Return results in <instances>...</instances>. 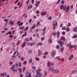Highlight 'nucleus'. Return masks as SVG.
<instances>
[{
  "instance_id": "nucleus-1",
  "label": "nucleus",
  "mask_w": 77,
  "mask_h": 77,
  "mask_svg": "<svg viewBox=\"0 0 77 77\" xmlns=\"http://www.w3.org/2000/svg\"><path fill=\"white\" fill-rule=\"evenodd\" d=\"M60 9H63V11H65L66 10V12L69 11L70 9V7L69 6H66L63 5H61L60 7Z\"/></svg>"
},
{
  "instance_id": "nucleus-2",
  "label": "nucleus",
  "mask_w": 77,
  "mask_h": 77,
  "mask_svg": "<svg viewBox=\"0 0 77 77\" xmlns=\"http://www.w3.org/2000/svg\"><path fill=\"white\" fill-rule=\"evenodd\" d=\"M36 75L35 76V77H41L42 75V73H39L38 71V70H36Z\"/></svg>"
},
{
  "instance_id": "nucleus-3",
  "label": "nucleus",
  "mask_w": 77,
  "mask_h": 77,
  "mask_svg": "<svg viewBox=\"0 0 77 77\" xmlns=\"http://www.w3.org/2000/svg\"><path fill=\"white\" fill-rule=\"evenodd\" d=\"M46 27H45L43 29L42 31L44 32L42 34V35L43 36V35H44V34L45 33V31H46Z\"/></svg>"
},
{
  "instance_id": "nucleus-4",
  "label": "nucleus",
  "mask_w": 77,
  "mask_h": 77,
  "mask_svg": "<svg viewBox=\"0 0 77 77\" xmlns=\"http://www.w3.org/2000/svg\"><path fill=\"white\" fill-rule=\"evenodd\" d=\"M47 14V12H44L41 13V14L42 16L44 15H46Z\"/></svg>"
},
{
  "instance_id": "nucleus-5",
  "label": "nucleus",
  "mask_w": 77,
  "mask_h": 77,
  "mask_svg": "<svg viewBox=\"0 0 77 77\" xmlns=\"http://www.w3.org/2000/svg\"><path fill=\"white\" fill-rule=\"evenodd\" d=\"M73 57H74V56L72 54L70 55V58H69V60H71L73 58Z\"/></svg>"
},
{
  "instance_id": "nucleus-6",
  "label": "nucleus",
  "mask_w": 77,
  "mask_h": 77,
  "mask_svg": "<svg viewBox=\"0 0 77 77\" xmlns=\"http://www.w3.org/2000/svg\"><path fill=\"white\" fill-rule=\"evenodd\" d=\"M17 54V56H18V55H19V52H18V51H15L14 53L13 54V55H15Z\"/></svg>"
},
{
  "instance_id": "nucleus-7",
  "label": "nucleus",
  "mask_w": 77,
  "mask_h": 77,
  "mask_svg": "<svg viewBox=\"0 0 77 77\" xmlns=\"http://www.w3.org/2000/svg\"><path fill=\"white\" fill-rule=\"evenodd\" d=\"M42 45V43L41 42H38L36 44V46H37V47H38V45H39V46H41Z\"/></svg>"
},
{
  "instance_id": "nucleus-8",
  "label": "nucleus",
  "mask_w": 77,
  "mask_h": 77,
  "mask_svg": "<svg viewBox=\"0 0 77 77\" xmlns=\"http://www.w3.org/2000/svg\"><path fill=\"white\" fill-rule=\"evenodd\" d=\"M54 24L53 25V26H57V22L56 21H54L53 22Z\"/></svg>"
},
{
  "instance_id": "nucleus-9",
  "label": "nucleus",
  "mask_w": 77,
  "mask_h": 77,
  "mask_svg": "<svg viewBox=\"0 0 77 77\" xmlns=\"http://www.w3.org/2000/svg\"><path fill=\"white\" fill-rule=\"evenodd\" d=\"M49 71H52V72H54V69L51 67L49 68Z\"/></svg>"
},
{
  "instance_id": "nucleus-10",
  "label": "nucleus",
  "mask_w": 77,
  "mask_h": 77,
  "mask_svg": "<svg viewBox=\"0 0 77 77\" xmlns=\"http://www.w3.org/2000/svg\"><path fill=\"white\" fill-rule=\"evenodd\" d=\"M26 42H25L23 43L21 45V47L22 48H24V47H25V45H26Z\"/></svg>"
},
{
  "instance_id": "nucleus-11",
  "label": "nucleus",
  "mask_w": 77,
  "mask_h": 77,
  "mask_svg": "<svg viewBox=\"0 0 77 77\" xmlns=\"http://www.w3.org/2000/svg\"><path fill=\"white\" fill-rule=\"evenodd\" d=\"M73 32H77V27H75L73 29Z\"/></svg>"
},
{
  "instance_id": "nucleus-12",
  "label": "nucleus",
  "mask_w": 77,
  "mask_h": 77,
  "mask_svg": "<svg viewBox=\"0 0 77 77\" xmlns=\"http://www.w3.org/2000/svg\"><path fill=\"white\" fill-rule=\"evenodd\" d=\"M40 4V2L38 1V2H36L35 4V6H38V5Z\"/></svg>"
},
{
  "instance_id": "nucleus-13",
  "label": "nucleus",
  "mask_w": 77,
  "mask_h": 77,
  "mask_svg": "<svg viewBox=\"0 0 77 77\" xmlns=\"http://www.w3.org/2000/svg\"><path fill=\"white\" fill-rule=\"evenodd\" d=\"M55 53H56V52L54 51L52 52V53H51V54L52 56H53V57L54 56Z\"/></svg>"
},
{
  "instance_id": "nucleus-14",
  "label": "nucleus",
  "mask_w": 77,
  "mask_h": 77,
  "mask_svg": "<svg viewBox=\"0 0 77 77\" xmlns=\"http://www.w3.org/2000/svg\"><path fill=\"white\" fill-rule=\"evenodd\" d=\"M18 71H20V73H21V72H22V69L21 68H18Z\"/></svg>"
},
{
  "instance_id": "nucleus-15",
  "label": "nucleus",
  "mask_w": 77,
  "mask_h": 77,
  "mask_svg": "<svg viewBox=\"0 0 77 77\" xmlns=\"http://www.w3.org/2000/svg\"><path fill=\"white\" fill-rule=\"evenodd\" d=\"M12 21V20H11L9 21V24H11V26H12V25H13V24H14V21H13V22Z\"/></svg>"
},
{
  "instance_id": "nucleus-16",
  "label": "nucleus",
  "mask_w": 77,
  "mask_h": 77,
  "mask_svg": "<svg viewBox=\"0 0 77 77\" xmlns=\"http://www.w3.org/2000/svg\"><path fill=\"white\" fill-rule=\"evenodd\" d=\"M35 44V42H31L30 43V46H32Z\"/></svg>"
},
{
  "instance_id": "nucleus-17",
  "label": "nucleus",
  "mask_w": 77,
  "mask_h": 77,
  "mask_svg": "<svg viewBox=\"0 0 77 77\" xmlns=\"http://www.w3.org/2000/svg\"><path fill=\"white\" fill-rule=\"evenodd\" d=\"M60 39L63 40V41H65V38L64 37H61Z\"/></svg>"
},
{
  "instance_id": "nucleus-18",
  "label": "nucleus",
  "mask_w": 77,
  "mask_h": 77,
  "mask_svg": "<svg viewBox=\"0 0 77 77\" xmlns=\"http://www.w3.org/2000/svg\"><path fill=\"white\" fill-rule=\"evenodd\" d=\"M38 55L39 56L41 55V50H38Z\"/></svg>"
},
{
  "instance_id": "nucleus-19",
  "label": "nucleus",
  "mask_w": 77,
  "mask_h": 77,
  "mask_svg": "<svg viewBox=\"0 0 77 77\" xmlns=\"http://www.w3.org/2000/svg\"><path fill=\"white\" fill-rule=\"evenodd\" d=\"M32 8V5H31L28 6V10H29V9H30L31 8Z\"/></svg>"
},
{
  "instance_id": "nucleus-20",
  "label": "nucleus",
  "mask_w": 77,
  "mask_h": 77,
  "mask_svg": "<svg viewBox=\"0 0 77 77\" xmlns=\"http://www.w3.org/2000/svg\"><path fill=\"white\" fill-rule=\"evenodd\" d=\"M66 32H69V31H70V29H69V28L67 27L66 29Z\"/></svg>"
},
{
  "instance_id": "nucleus-21",
  "label": "nucleus",
  "mask_w": 77,
  "mask_h": 77,
  "mask_svg": "<svg viewBox=\"0 0 77 77\" xmlns=\"http://www.w3.org/2000/svg\"><path fill=\"white\" fill-rule=\"evenodd\" d=\"M15 65H13L11 67V70L14 69L15 68Z\"/></svg>"
},
{
  "instance_id": "nucleus-22",
  "label": "nucleus",
  "mask_w": 77,
  "mask_h": 77,
  "mask_svg": "<svg viewBox=\"0 0 77 77\" xmlns=\"http://www.w3.org/2000/svg\"><path fill=\"white\" fill-rule=\"evenodd\" d=\"M31 76V74H30V73H29L28 74V75H26L25 76V77H30Z\"/></svg>"
},
{
  "instance_id": "nucleus-23",
  "label": "nucleus",
  "mask_w": 77,
  "mask_h": 77,
  "mask_svg": "<svg viewBox=\"0 0 77 77\" xmlns=\"http://www.w3.org/2000/svg\"><path fill=\"white\" fill-rule=\"evenodd\" d=\"M59 44L60 45V47H62L63 46V45L64 43L63 42L61 43H60Z\"/></svg>"
},
{
  "instance_id": "nucleus-24",
  "label": "nucleus",
  "mask_w": 77,
  "mask_h": 77,
  "mask_svg": "<svg viewBox=\"0 0 77 77\" xmlns=\"http://www.w3.org/2000/svg\"><path fill=\"white\" fill-rule=\"evenodd\" d=\"M64 49V48L63 47H62L60 48V49L61 50V52H62L63 51V50Z\"/></svg>"
},
{
  "instance_id": "nucleus-25",
  "label": "nucleus",
  "mask_w": 77,
  "mask_h": 77,
  "mask_svg": "<svg viewBox=\"0 0 77 77\" xmlns=\"http://www.w3.org/2000/svg\"><path fill=\"white\" fill-rule=\"evenodd\" d=\"M77 70H75L72 72V74H74V73H75V72H77Z\"/></svg>"
},
{
  "instance_id": "nucleus-26",
  "label": "nucleus",
  "mask_w": 77,
  "mask_h": 77,
  "mask_svg": "<svg viewBox=\"0 0 77 77\" xmlns=\"http://www.w3.org/2000/svg\"><path fill=\"white\" fill-rule=\"evenodd\" d=\"M9 35H11V34H12V33H11V31H9V32H8V33H7L6 34V35H9Z\"/></svg>"
},
{
  "instance_id": "nucleus-27",
  "label": "nucleus",
  "mask_w": 77,
  "mask_h": 77,
  "mask_svg": "<svg viewBox=\"0 0 77 77\" xmlns=\"http://www.w3.org/2000/svg\"><path fill=\"white\" fill-rule=\"evenodd\" d=\"M48 42L49 43H52L53 42L52 40L51 39H49Z\"/></svg>"
},
{
  "instance_id": "nucleus-28",
  "label": "nucleus",
  "mask_w": 77,
  "mask_h": 77,
  "mask_svg": "<svg viewBox=\"0 0 77 77\" xmlns=\"http://www.w3.org/2000/svg\"><path fill=\"white\" fill-rule=\"evenodd\" d=\"M47 66L48 67H49V66H50V62L49 61L48 62V63L47 64Z\"/></svg>"
},
{
  "instance_id": "nucleus-29",
  "label": "nucleus",
  "mask_w": 77,
  "mask_h": 77,
  "mask_svg": "<svg viewBox=\"0 0 77 77\" xmlns=\"http://www.w3.org/2000/svg\"><path fill=\"white\" fill-rule=\"evenodd\" d=\"M44 75L45 76H47V72L45 71L44 73Z\"/></svg>"
},
{
  "instance_id": "nucleus-30",
  "label": "nucleus",
  "mask_w": 77,
  "mask_h": 77,
  "mask_svg": "<svg viewBox=\"0 0 77 77\" xmlns=\"http://www.w3.org/2000/svg\"><path fill=\"white\" fill-rule=\"evenodd\" d=\"M23 24V22H21L20 23V24H19L18 26L20 27V26H22Z\"/></svg>"
},
{
  "instance_id": "nucleus-31",
  "label": "nucleus",
  "mask_w": 77,
  "mask_h": 77,
  "mask_svg": "<svg viewBox=\"0 0 77 77\" xmlns=\"http://www.w3.org/2000/svg\"><path fill=\"white\" fill-rule=\"evenodd\" d=\"M25 41H27V42L29 41V38H25Z\"/></svg>"
},
{
  "instance_id": "nucleus-32",
  "label": "nucleus",
  "mask_w": 77,
  "mask_h": 77,
  "mask_svg": "<svg viewBox=\"0 0 77 77\" xmlns=\"http://www.w3.org/2000/svg\"><path fill=\"white\" fill-rule=\"evenodd\" d=\"M62 42H62V41H61V40H58V44H60L61 43H62Z\"/></svg>"
},
{
  "instance_id": "nucleus-33",
  "label": "nucleus",
  "mask_w": 77,
  "mask_h": 77,
  "mask_svg": "<svg viewBox=\"0 0 77 77\" xmlns=\"http://www.w3.org/2000/svg\"><path fill=\"white\" fill-rule=\"evenodd\" d=\"M19 29H20V30H21V29H24V26H22L20 27H19Z\"/></svg>"
},
{
  "instance_id": "nucleus-34",
  "label": "nucleus",
  "mask_w": 77,
  "mask_h": 77,
  "mask_svg": "<svg viewBox=\"0 0 77 77\" xmlns=\"http://www.w3.org/2000/svg\"><path fill=\"white\" fill-rule=\"evenodd\" d=\"M73 47H74V45H70L69 46L70 48H73Z\"/></svg>"
},
{
  "instance_id": "nucleus-35",
  "label": "nucleus",
  "mask_w": 77,
  "mask_h": 77,
  "mask_svg": "<svg viewBox=\"0 0 77 77\" xmlns=\"http://www.w3.org/2000/svg\"><path fill=\"white\" fill-rule=\"evenodd\" d=\"M32 62V58H30L29 59V63H31Z\"/></svg>"
},
{
  "instance_id": "nucleus-36",
  "label": "nucleus",
  "mask_w": 77,
  "mask_h": 77,
  "mask_svg": "<svg viewBox=\"0 0 77 77\" xmlns=\"http://www.w3.org/2000/svg\"><path fill=\"white\" fill-rule=\"evenodd\" d=\"M62 30H65L66 29V27L65 26H63V27L62 28Z\"/></svg>"
},
{
  "instance_id": "nucleus-37",
  "label": "nucleus",
  "mask_w": 77,
  "mask_h": 77,
  "mask_svg": "<svg viewBox=\"0 0 77 77\" xmlns=\"http://www.w3.org/2000/svg\"><path fill=\"white\" fill-rule=\"evenodd\" d=\"M40 24V22H39V21L36 24V26H39Z\"/></svg>"
},
{
  "instance_id": "nucleus-38",
  "label": "nucleus",
  "mask_w": 77,
  "mask_h": 77,
  "mask_svg": "<svg viewBox=\"0 0 77 77\" xmlns=\"http://www.w3.org/2000/svg\"><path fill=\"white\" fill-rule=\"evenodd\" d=\"M62 35H65V31H63L62 32Z\"/></svg>"
},
{
  "instance_id": "nucleus-39",
  "label": "nucleus",
  "mask_w": 77,
  "mask_h": 77,
  "mask_svg": "<svg viewBox=\"0 0 77 77\" xmlns=\"http://www.w3.org/2000/svg\"><path fill=\"white\" fill-rule=\"evenodd\" d=\"M24 58L23 57H22L21 58V61H23V60H24Z\"/></svg>"
},
{
  "instance_id": "nucleus-40",
  "label": "nucleus",
  "mask_w": 77,
  "mask_h": 77,
  "mask_svg": "<svg viewBox=\"0 0 77 77\" xmlns=\"http://www.w3.org/2000/svg\"><path fill=\"white\" fill-rule=\"evenodd\" d=\"M48 54V52H45L44 54V55H47V54Z\"/></svg>"
},
{
  "instance_id": "nucleus-41",
  "label": "nucleus",
  "mask_w": 77,
  "mask_h": 77,
  "mask_svg": "<svg viewBox=\"0 0 77 77\" xmlns=\"http://www.w3.org/2000/svg\"><path fill=\"white\" fill-rule=\"evenodd\" d=\"M28 28H29V26H27L26 28H25V31H26L27 30H28Z\"/></svg>"
},
{
  "instance_id": "nucleus-42",
  "label": "nucleus",
  "mask_w": 77,
  "mask_h": 77,
  "mask_svg": "<svg viewBox=\"0 0 77 77\" xmlns=\"http://www.w3.org/2000/svg\"><path fill=\"white\" fill-rule=\"evenodd\" d=\"M9 20V19H4V21H5V22H8V21Z\"/></svg>"
},
{
  "instance_id": "nucleus-43",
  "label": "nucleus",
  "mask_w": 77,
  "mask_h": 77,
  "mask_svg": "<svg viewBox=\"0 0 77 77\" xmlns=\"http://www.w3.org/2000/svg\"><path fill=\"white\" fill-rule=\"evenodd\" d=\"M35 59L36 60H37V61H39V58H35Z\"/></svg>"
},
{
  "instance_id": "nucleus-44",
  "label": "nucleus",
  "mask_w": 77,
  "mask_h": 77,
  "mask_svg": "<svg viewBox=\"0 0 77 77\" xmlns=\"http://www.w3.org/2000/svg\"><path fill=\"white\" fill-rule=\"evenodd\" d=\"M32 21V20L31 19H30L29 21V23H31Z\"/></svg>"
},
{
  "instance_id": "nucleus-45",
  "label": "nucleus",
  "mask_w": 77,
  "mask_h": 77,
  "mask_svg": "<svg viewBox=\"0 0 77 77\" xmlns=\"http://www.w3.org/2000/svg\"><path fill=\"white\" fill-rule=\"evenodd\" d=\"M23 71H24L26 70V67H24L23 68Z\"/></svg>"
},
{
  "instance_id": "nucleus-46",
  "label": "nucleus",
  "mask_w": 77,
  "mask_h": 77,
  "mask_svg": "<svg viewBox=\"0 0 77 77\" xmlns=\"http://www.w3.org/2000/svg\"><path fill=\"white\" fill-rule=\"evenodd\" d=\"M27 35V34L25 35V34H23L22 35V36L21 37V38H23L24 36H26Z\"/></svg>"
},
{
  "instance_id": "nucleus-47",
  "label": "nucleus",
  "mask_w": 77,
  "mask_h": 77,
  "mask_svg": "<svg viewBox=\"0 0 77 77\" xmlns=\"http://www.w3.org/2000/svg\"><path fill=\"white\" fill-rule=\"evenodd\" d=\"M32 69L33 70H35V69H36V67H32Z\"/></svg>"
},
{
  "instance_id": "nucleus-48",
  "label": "nucleus",
  "mask_w": 77,
  "mask_h": 77,
  "mask_svg": "<svg viewBox=\"0 0 77 77\" xmlns=\"http://www.w3.org/2000/svg\"><path fill=\"white\" fill-rule=\"evenodd\" d=\"M48 19L49 20H51V16H50L49 17Z\"/></svg>"
},
{
  "instance_id": "nucleus-49",
  "label": "nucleus",
  "mask_w": 77,
  "mask_h": 77,
  "mask_svg": "<svg viewBox=\"0 0 77 77\" xmlns=\"http://www.w3.org/2000/svg\"><path fill=\"white\" fill-rule=\"evenodd\" d=\"M68 26H69V27H70V26H71V23H68Z\"/></svg>"
},
{
  "instance_id": "nucleus-50",
  "label": "nucleus",
  "mask_w": 77,
  "mask_h": 77,
  "mask_svg": "<svg viewBox=\"0 0 77 77\" xmlns=\"http://www.w3.org/2000/svg\"><path fill=\"white\" fill-rule=\"evenodd\" d=\"M52 34H53L54 36H56V32H54L52 33Z\"/></svg>"
},
{
  "instance_id": "nucleus-51",
  "label": "nucleus",
  "mask_w": 77,
  "mask_h": 77,
  "mask_svg": "<svg viewBox=\"0 0 77 77\" xmlns=\"http://www.w3.org/2000/svg\"><path fill=\"white\" fill-rule=\"evenodd\" d=\"M29 54H31V53H32V50H29Z\"/></svg>"
},
{
  "instance_id": "nucleus-52",
  "label": "nucleus",
  "mask_w": 77,
  "mask_h": 77,
  "mask_svg": "<svg viewBox=\"0 0 77 77\" xmlns=\"http://www.w3.org/2000/svg\"><path fill=\"white\" fill-rule=\"evenodd\" d=\"M36 26V25H35L34 26H32V29H34V28H35V26Z\"/></svg>"
},
{
  "instance_id": "nucleus-53",
  "label": "nucleus",
  "mask_w": 77,
  "mask_h": 77,
  "mask_svg": "<svg viewBox=\"0 0 77 77\" xmlns=\"http://www.w3.org/2000/svg\"><path fill=\"white\" fill-rule=\"evenodd\" d=\"M19 66H21V63H19Z\"/></svg>"
},
{
  "instance_id": "nucleus-54",
  "label": "nucleus",
  "mask_w": 77,
  "mask_h": 77,
  "mask_svg": "<svg viewBox=\"0 0 77 77\" xmlns=\"http://www.w3.org/2000/svg\"><path fill=\"white\" fill-rule=\"evenodd\" d=\"M20 44V40H19L18 42H17V45H18L19 44Z\"/></svg>"
},
{
  "instance_id": "nucleus-55",
  "label": "nucleus",
  "mask_w": 77,
  "mask_h": 77,
  "mask_svg": "<svg viewBox=\"0 0 77 77\" xmlns=\"http://www.w3.org/2000/svg\"><path fill=\"white\" fill-rule=\"evenodd\" d=\"M20 77H23V75L22 74H20Z\"/></svg>"
},
{
  "instance_id": "nucleus-56",
  "label": "nucleus",
  "mask_w": 77,
  "mask_h": 77,
  "mask_svg": "<svg viewBox=\"0 0 77 77\" xmlns=\"http://www.w3.org/2000/svg\"><path fill=\"white\" fill-rule=\"evenodd\" d=\"M27 63V61H26L24 62L23 64H26Z\"/></svg>"
},
{
  "instance_id": "nucleus-57",
  "label": "nucleus",
  "mask_w": 77,
  "mask_h": 77,
  "mask_svg": "<svg viewBox=\"0 0 77 77\" xmlns=\"http://www.w3.org/2000/svg\"><path fill=\"white\" fill-rule=\"evenodd\" d=\"M29 32H30V33H32V29H30L29 30Z\"/></svg>"
},
{
  "instance_id": "nucleus-58",
  "label": "nucleus",
  "mask_w": 77,
  "mask_h": 77,
  "mask_svg": "<svg viewBox=\"0 0 77 77\" xmlns=\"http://www.w3.org/2000/svg\"><path fill=\"white\" fill-rule=\"evenodd\" d=\"M43 57L44 58V59H46L47 58V57L45 56H44Z\"/></svg>"
},
{
  "instance_id": "nucleus-59",
  "label": "nucleus",
  "mask_w": 77,
  "mask_h": 77,
  "mask_svg": "<svg viewBox=\"0 0 77 77\" xmlns=\"http://www.w3.org/2000/svg\"><path fill=\"white\" fill-rule=\"evenodd\" d=\"M13 37V35H10L9 36V38H11Z\"/></svg>"
},
{
  "instance_id": "nucleus-60",
  "label": "nucleus",
  "mask_w": 77,
  "mask_h": 77,
  "mask_svg": "<svg viewBox=\"0 0 77 77\" xmlns=\"http://www.w3.org/2000/svg\"><path fill=\"white\" fill-rule=\"evenodd\" d=\"M41 40H44V37H42V38H41Z\"/></svg>"
},
{
  "instance_id": "nucleus-61",
  "label": "nucleus",
  "mask_w": 77,
  "mask_h": 77,
  "mask_svg": "<svg viewBox=\"0 0 77 77\" xmlns=\"http://www.w3.org/2000/svg\"><path fill=\"white\" fill-rule=\"evenodd\" d=\"M37 37H39V34L38 33H37L36 34Z\"/></svg>"
},
{
  "instance_id": "nucleus-62",
  "label": "nucleus",
  "mask_w": 77,
  "mask_h": 77,
  "mask_svg": "<svg viewBox=\"0 0 77 77\" xmlns=\"http://www.w3.org/2000/svg\"><path fill=\"white\" fill-rule=\"evenodd\" d=\"M64 1H62V2H61V3L62 4H64Z\"/></svg>"
},
{
  "instance_id": "nucleus-63",
  "label": "nucleus",
  "mask_w": 77,
  "mask_h": 77,
  "mask_svg": "<svg viewBox=\"0 0 77 77\" xmlns=\"http://www.w3.org/2000/svg\"><path fill=\"white\" fill-rule=\"evenodd\" d=\"M4 74L5 76H6L7 75V74L6 73H4Z\"/></svg>"
},
{
  "instance_id": "nucleus-64",
  "label": "nucleus",
  "mask_w": 77,
  "mask_h": 77,
  "mask_svg": "<svg viewBox=\"0 0 77 77\" xmlns=\"http://www.w3.org/2000/svg\"><path fill=\"white\" fill-rule=\"evenodd\" d=\"M70 8L71 9H72L73 8V5H71L70 6Z\"/></svg>"
}]
</instances>
